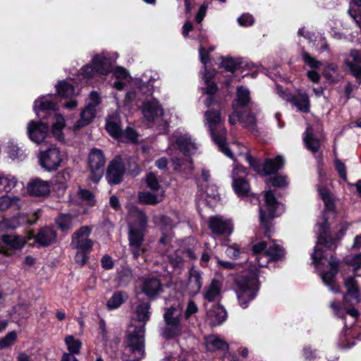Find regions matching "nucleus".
Instances as JSON below:
<instances>
[{"mask_svg": "<svg viewBox=\"0 0 361 361\" xmlns=\"http://www.w3.org/2000/svg\"><path fill=\"white\" fill-rule=\"evenodd\" d=\"M17 339V334L12 331L8 332L4 337L0 338V349H4L11 346Z\"/></svg>", "mask_w": 361, "mask_h": 361, "instance_id": "5fc2aeb1", "label": "nucleus"}, {"mask_svg": "<svg viewBox=\"0 0 361 361\" xmlns=\"http://www.w3.org/2000/svg\"><path fill=\"white\" fill-rule=\"evenodd\" d=\"M350 224L342 222L337 226V232L334 236L329 235V228L326 219H324L322 223H317L316 225L317 233V246L314 247L312 255L314 264L319 270V275L324 283L329 286V289L335 293L339 290L338 286L336 283V276L338 272L340 261L336 257L331 255L329 257L327 254L324 255L325 249L330 250H335L338 242L345 235Z\"/></svg>", "mask_w": 361, "mask_h": 361, "instance_id": "f257e3e1", "label": "nucleus"}, {"mask_svg": "<svg viewBox=\"0 0 361 361\" xmlns=\"http://www.w3.org/2000/svg\"><path fill=\"white\" fill-rule=\"evenodd\" d=\"M114 59L107 52H102L95 55L92 60V64H87L82 67L80 71L79 80L86 82L87 80L98 75H106L112 69Z\"/></svg>", "mask_w": 361, "mask_h": 361, "instance_id": "423d86ee", "label": "nucleus"}, {"mask_svg": "<svg viewBox=\"0 0 361 361\" xmlns=\"http://www.w3.org/2000/svg\"><path fill=\"white\" fill-rule=\"evenodd\" d=\"M57 102V97L55 95L42 96L35 102L34 111L38 117L41 116L40 112L51 114L56 110Z\"/></svg>", "mask_w": 361, "mask_h": 361, "instance_id": "aec40b11", "label": "nucleus"}, {"mask_svg": "<svg viewBox=\"0 0 361 361\" xmlns=\"http://www.w3.org/2000/svg\"><path fill=\"white\" fill-rule=\"evenodd\" d=\"M54 122L52 124L51 133L59 141L64 139L63 129L65 127V119L61 114L54 113Z\"/></svg>", "mask_w": 361, "mask_h": 361, "instance_id": "c9c22d12", "label": "nucleus"}, {"mask_svg": "<svg viewBox=\"0 0 361 361\" xmlns=\"http://www.w3.org/2000/svg\"><path fill=\"white\" fill-rule=\"evenodd\" d=\"M55 231L49 227L42 228L37 234L36 242L42 246H48L56 240Z\"/></svg>", "mask_w": 361, "mask_h": 361, "instance_id": "7c9ffc66", "label": "nucleus"}, {"mask_svg": "<svg viewBox=\"0 0 361 361\" xmlns=\"http://www.w3.org/2000/svg\"><path fill=\"white\" fill-rule=\"evenodd\" d=\"M338 71V66L334 63H328L324 70L325 77L334 82L335 80L336 75Z\"/></svg>", "mask_w": 361, "mask_h": 361, "instance_id": "13d9d810", "label": "nucleus"}, {"mask_svg": "<svg viewBox=\"0 0 361 361\" xmlns=\"http://www.w3.org/2000/svg\"><path fill=\"white\" fill-rule=\"evenodd\" d=\"M126 343L137 359L145 355V325L144 324H132L127 331Z\"/></svg>", "mask_w": 361, "mask_h": 361, "instance_id": "1a4fd4ad", "label": "nucleus"}, {"mask_svg": "<svg viewBox=\"0 0 361 361\" xmlns=\"http://www.w3.org/2000/svg\"><path fill=\"white\" fill-rule=\"evenodd\" d=\"M125 166L120 157L114 159L108 166L106 178L111 185L119 184L125 173Z\"/></svg>", "mask_w": 361, "mask_h": 361, "instance_id": "dca6fc26", "label": "nucleus"}, {"mask_svg": "<svg viewBox=\"0 0 361 361\" xmlns=\"http://www.w3.org/2000/svg\"><path fill=\"white\" fill-rule=\"evenodd\" d=\"M28 192L35 197H45L49 194L50 184L40 178L31 180L27 184Z\"/></svg>", "mask_w": 361, "mask_h": 361, "instance_id": "4be33fe9", "label": "nucleus"}, {"mask_svg": "<svg viewBox=\"0 0 361 361\" xmlns=\"http://www.w3.org/2000/svg\"><path fill=\"white\" fill-rule=\"evenodd\" d=\"M225 252L228 257L233 259L238 258L240 254V251L236 245L228 246Z\"/></svg>", "mask_w": 361, "mask_h": 361, "instance_id": "69168bd1", "label": "nucleus"}, {"mask_svg": "<svg viewBox=\"0 0 361 361\" xmlns=\"http://www.w3.org/2000/svg\"><path fill=\"white\" fill-rule=\"evenodd\" d=\"M56 90L58 94L63 97L69 98L76 94L73 85L66 81L59 82L56 85Z\"/></svg>", "mask_w": 361, "mask_h": 361, "instance_id": "37998d69", "label": "nucleus"}, {"mask_svg": "<svg viewBox=\"0 0 361 361\" xmlns=\"http://www.w3.org/2000/svg\"><path fill=\"white\" fill-rule=\"evenodd\" d=\"M209 228L215 235H231L233 232V224L231 220L221 216H214L209 218Z\"/></svg>", "mask_w": 361, "mask_h": 361, "instance_id": "a211bd4d", "label": "nucleus"}, {"mask_svg": "<svg viewBox=\"0 0 361 361\" xmlns=\"http://www.w3.org/2000/svg\"><path fill=\"white\" fill-rule=\"evenodd\" d=\"M146 183L147 187L154 191L160 192L159 189L161 188L159 182L157 178V176L152 173H149L146 176Z\"/></svg>", "mask_w": 361, "mask_h": 361, "instance_id": "6e6d98bb", "label": "nucleus"}, {"mask_svg": "<svg viewBox=\"0 0 361 361\" xmlns=\"http://www.w3.org/2000/svg\"><path fill=\"white\" fill-rule=\"evenodd\" d=\"M335 167L336 171H338L340 177L343 180L346 179V171H345V164L341 162L339 159H335Z\"/></svg>", "mask_w": 361, "mask_h": 361, "instance_id": "774afa93", "label": "nucleus"}, {"mask_svg": "<svg viewBox=\"0 0 361 361\" xmlns=\"http://www.w3.org/2000/svg\"><path fill=\"white\" fill-rule=\"evenodd\" d=\"M78 195L87 204L92 205L94 204V196L90 191L87 190H80Z\"/></svg>", "mask_w": 361, "mask_h": 361, "instance_id": "e2e57ef3", "label": "nucleus"}, {"mask_svg": "<svg viewBox=\"0 0 361 361\" xmlns=\"http://www.w3.org/2000/svg\"><path fill=\"white\" fill-rule=\"evenodd\" d=\"M64 341L67 345L69 354H78L80 353L82 343L80 340L75 338L73 336H68L65 338Z\"/></svg>", "mask_w": 361, "mask_h": 361, "instance_id": "49530a36", "label": "nucleus"}, {"mask_svg": "<svg viewBox=\"0 0 361 361\" xmlns=\"http://www.w3.org/2000/svg\"><path fill=\"white\" fill-rule=\"evenodd\" d=\"M241 124L242 126L254 132L256 130V118L255 116L250 111H245L241 113Z\"/></svg>", "mask_w": 361, "mask_h": 361, "instance_id": "c03bdc74", "label": "nucleus"}, {"mask_svg": "<svg viewBox=\"0 0 361 361\" xmlns=\"http://www.w3.org/2000/svg\"><path fill=\"white\" fill-rule=\"evenodd\" d=\"M91 232L92 227L82 226L73 234L71 247L77 250L91 251L93 246V241L89 238Z\"/></svg>", "mask_w": 361, "mask_h": 361, "instance_id": "4468645a", "label": "nucleus"}, {"mask_svg": "<svg viewBox=\"0 0 361 361\" xmlns=\"http://www.w3.org/2000/svg\"><path fill=\"white\" fill-rule=\"evenodd\" d=\"M345 63L356 78H361V52L352 50L345 59Z\"/></svg>", "mask_w": 361, "mask_h": 361, "instance_id": "b1692460", "label": "nucleus"}, {"mask_svg": "<svg viewBox=\"0 0 361 361\" xmlns=\"http://www.w3.org/2000/svg\"><path fill=\"white\" fill-rule=\"evenodd\" d=\"M355 305H350V303H346L345 300L343 303L341 305L339 302H332L331 307L334 310L335 314L341 318H343L345 314L352 316L353 318H357L359 315V312L354 307H350V306H354Z\"/></svg>", "mask_w": 361, "mask_h": 361, "instance_id": "cd10ccee", "label": "nucleus"}, {"mask_svg": "<svg viewBox=\"0 0 361 361\" xmlns=\"http://www.w3.org/2000/svg\"><path fill=\"white\" fill-rule=\"evenodd\" d=\"M343 262L353 268L356 271L361 267V253L357 255H348L343 258Z\"/></svg>", "mask_w": 361, "mask_h": 361, "instance_id": "09e8293b", "label": "nucleus"}, {"mask_svg": "<svg viewBox=\"0 0 361 361\" xmlns=\"http://www.w3.org/2000/svg\"><path fill=\"white\" fill-rule=\"evenodd\" d=\"M3 176L6 178V180L3 181L2 191L9 192L17 185L18 180L11 173L3 172Z\"/></svg>", "mask_w": 361, "mask_h": 361, "instance_id": "3c124183", "label": "nucleus"}, {"mask_svg": "<svg viewBox=\"0 0 361 361\" xmlns=\"http://www.w3.org/2000/svg\"><path fill=\"white\" fill-rule=\"evenodd\" d=\"M125 301L124 295L121 292H116L107 302V307L114 310L119 307Z\"/></svg>", "mask_w": 361, "mask_h": 361, "instance_id": "8fccbe9b", "label": "nucleus"}, {"mask_svg": "<svg viewBox=\"0 0 361 361\" xmlns=\"http://www.w3.org/2000/svg\"><path fill=\"white\" fill-rule=\"evenodd\" d=\"M49 126L41 121H30L27 127L30 139L37 144L42 142L47 136Z\"/></svg>", "mask_w": 361, "mask_h": 361, "instance_id": "6ab92c4d", "label": "nucleus"}, {"mask_svg": "<svg viewBox=\"0 0 361 361\" xmlns=\"http://www.w3.org/2000/svg\"><path fill=\"white\" fill-rule=\"evenodd\" d=\"M186 257L192 259L195 257L194 253L191 250H187L183 253V256L179 255V252L177 251L175 252L174 256L169 257V261L173 266L179 267Z\"/></svg>", "mask_w": 361, "mask_h": 361, "instance_id": "603ef678", "label": "nucleus"}, {"mask_svg": "<svg viewBox=\"0 0 361 361\" xmlns=\"http://www.w3.org/2000/svg\"><path fill=\"white\" fill-rule=\"evenodd\" d=\"M276 90L283 99L293 103L299 111L305 113L310 111V99L306 92L300 90L297 95H294L282 90L280 86H277Z\"/></svg>", "mask_w": 361, "mask_h": 361, "instance_id": "2eb2a0df", "label": "nucleus"}, {"mask_svg": "<svg viewBox=\"0 0 361 361\" xmlns=\"http://www.w3.org/2000/svg\"><path fill=\"white\" fill-rule=\"evenodd\" d=\"M221 64L222 67L230 72H233L235 69L241 67L240 63L236 62L231 58L224 59Z\"/></svg>", "mask_w": 361, "mask_h": 361, "instance_id": "4d7b16f0", "label": "nucleus"}, {"mask_svg": "<svg viewBox=\"0 0 361 361\" xmlns=\"http://www.w3.org/2000/svg\"><path fill=\"white\" fill-rule=\"evenodd\" d=\"M212 74L209 72H207L205 68V73L204 74L203 78L205 80V83L207 84V87L205 89V93L208 95L207 99L205 100V104L207 106H211L214 102L213 95L216 93L217 90L216 85L212 82L209 81V78L212 77Z\"/></svg>", "mask_w": 361, "mask_h": 361, "instance_id": "4c0bfd02", "label": "nucleus"}, {"mask_svg": "<svg viewBox=\"0 0 361 361\" xmlns=\"http://www.w3.org/2000/svg\"><path fill=\"white\" fill-rule=\"evenodd\" d=\"M202 276L201 274L195 269L190 271V275L185 286V290L188 294L195 295L199 293L202 288Z\"/></svg>", "mask_w": 361, "mask_h": 361, "instance_id": "393cba45", "label": "nucleus"}, {"mask_svg": "<svg viewBox=\"0 0 361 361\" xmlns=\"http://www.w3.org/2000/svg\"><path fill=\"white\" fill-rule=\"evenodd\" d=\"M63 161V155L59 148L50 147L42 151L39 155V162L45 171L56 170Z\"/></svg>", "mask_w": 361, "mask_h": 361, "instance_id": "9b49d317", "label": "nucleus"}, {"mask_svg": "<svg viewBox=\"0 0 361 361\" xmlns=\"http://www.w3.org/2000/svg\"><path fill=\"white\" fill-rule=\"evenodd\" d=\"M164 191L161 190L160 192L157 194H152L149 192L146 191L141 192L138 194L137 198L140 203L154 205L161 202L164 200Z\"/></svg>", "mask_w": 361, "mask_h": 361, "instance_id": "473e14b6", "label": "nucleus"}, {"mask_svg": "<svg viewBox=\"0 0 361 361\" xmlns=\"http://www.w3.org/2000/svg\"><path fill=\"white\" fill-rule=\"evenodd\" d=\"M106 129L111 137L117 140L122 139L123 130H121V121L117 114H114L107 118Z\"/></svg>", "mask_w": 361, "mask_h": 361, "instance_id": "a878e982", "label": "nucleus"}, {"mask_svg": "<svg viewBox=\"0 0 361 361\" xmlns=\"http://www.w3.org/2000/svg\"><path fill=\"white\" fill-rule=\"evenodd\" d=\"M129 245L133 257L137 258L145 251L143 245V238L147 226V216L140 211L136 210L129 215Z\"/></svg>", "mask_w": 361, "mask_h": 361, "instance_id": "f03ea898", "label": "nucleus"}, {"mask_svg": "<svg viewBox=\"0 0 361 361\" xmlns=\"http://www.w3.org/2000/svg\"><path fill=\"white\" fill-rule=\"evenodd\" d=\"M238 23L241 26L248 27L254 23V18L249 13H245L238 18Z\"/></svg>", "mask_w": 361, "mask_h": 361, "instance_id": "680f3d73", "label": "nucleus"}, {"mask_svg": "<svg viewBox=\"0 0 361 361\" xmlns=\"http://www.w3.org/2000/svg\"><path fill=\"white\" fill-rule=\"evenodd\" d=\"M235 284L238 303L242 308H247L249 302L256 296L258 290L257 279L254 276L246 278L240 276L235 279Z\"/></svg>", "mask_w": 361, "mask_h": 361, "instance_id": "6e6552de", "label": "nucleus"}, {"mask_svg": "<svg viewBox=\"0 0 361 361\" xmlns=\"http://www.w3.org/2000/svg\"><path fill=\"white\" fill-rule=\"evenodd\" d=\"M344 285L347 290V293L344 295L345 302H349L350 305L357 304L361 300V293L355 278L352 276L346 278Z\"/></svg>", "mask_w": 361, "mask_h": 361, "instance_id": "412c9836", "label": "nucleus"}, {"mask_svg": "<svg viewBox=\"0 0 361 361\" xmlns=\"http://www.w3.org/2000/svg\"><path fill=\"white\" fill-rule=\"evenodd\" d=\"M222 281L214 279L209 286L206 288L204 298L208 302L218 301L221 298Z\"/></svg>", "mask_w": 361, "mask_h": 361, "instance_id": "bb28decb", "label": "nucleus"}, {"mask_svg": "<svg viewBox=\"0 0 361 361\" xmlns=\"http://www.w3.org/2000/svg\"><path fill=\"white\" fill-rule=\"evenodd\" d=\"M181 310L178 307H171L166 310L164 314L165 327L162 335L166 338H171L180 334L183 329L180 319Z\"/></svg>", "mask_w": 361, "mask_h": 361, "instance_id": "9d476101", "label": "nucleus"}, {"mask_svg": "<svg viewBox=\"0 0 361 361\" xmlns=\"http://www.w3.org/2000/svg\"><path fill=\"white\" fill-rule=\"evenodd\" d=\"M70 171L68 169L63 170L59 172L54 178V184L58 189H65L67 187V183L70 180Z\"/></svg>", "mask_w": 361, "mask_h": 361, "instance_id": "a18cd8bd", "label": "nucleus"}, {"mask_svg": "<svg viewBox=\"0 0 361 361\" xmlns=\"http://www.w3.org/2000/svg\"><path fill=\"white\" fill-rule=\"evenodd\" d=\"M21 207V200L17 196L4 195L0 197V211L4 212L10 208L19 209Z\"/></svg>", "mask_w": 361, "mask_h": 361, "instance_id": "72a5a7b5", "label": "nucleus"}, {"mask_svg": "<svg viewBox=\"0 0 361 361\" xmlns=\"http://www.w3.org/2000/svg\"><path fill=\"white\" fill-rule=\"evenodd\" d=\"M250 101V91L245 87H239L237 90V99L233 106L237 108L246 106Z\"/></svg>", "mask_w": 361, "mask_h": 361, "instance_id": "a19ab883", "label": "nucleus"}, {"mask_svg": "<svg viewBox=\"0 0 361 361\" xmlns=\"http://www.w3.org/2000/svg\"><path fill=\"white\" fill-rule=\"evenodd\" d=\"M301 56L305 64L312 69H317L322 66L320 61H318L315 57L311 56L305 50L302 51Z\"/></svg>", "mask_w": 361, "mask_h": 361, "instance_id": "864d4df0", "label": "nucleus"}, {"mask_svg": "<svg viewBox=\"0 0 361 361\" xmlns=\"http://www.w3.org/2000/svg\"><path fill=\"white\" fill-rule=\"evenodd\" d=\"M205 344L207 349L209 351L222 350L226 351L228 349V344L217 336L210 335L206 337Z\"/></svg>", "mask_w": 361, "mask_h": 361, "instance_id": "2f4dec72", "label": "nucleus"}, {"mask_svg": "<svg viewBox=\"0 0 361 361\" xmlns=\"http://www.w3.org/2000/svg\"><path fill=\"white\" fill-rule=\"evenodd\" d=\"M303 140L306 147L312 153H317L320 147V141L316 138L312 133V129L308 128L304 134Z\"/></svg>", "mask_w": 361, "mask_h": 361, "instance_id": "58836bf2", "label": "nucleus"}, {"mask_svg": "<svg viewBox=\"0 0 361 361\" xmlns=\"http://www.w3.org/2000/svg\"><path fill=\"white\" fill-rule=\"evenodd\" d=\"M235 147L238 148L236 153L238 156H244L245 159L247 161L250 166L258 173L263 176H268L276 172L282 168L284 164V159L281 156H277L274 159H267L264 163L261 164L255 158L252 157L247 147L240 145L235 144Z\"/></svg>", "mask_w": 361, "mask_h": 361, "instance_id": "20e7f679", "label": "nucleus"}, {"mask_svg": "<svg viewBox=\"0 0 361 361\" xmlns=\"http://www.w3.org/2000/svg\"><path fill=\"white\" fill-rule=\"evenodd\" d=\"M96 109L92 104H87L80 114V119L73 126L75 130L88 125L94 118Z\"/></svg>", "mask_w": 361, "mask_h": 361, "instance_id": "c85d7f7f", "label": "nucleus"}, {"mask_svg": "<svg viewBox=\"0 0 361 361\" xmlns=\"http://www.w3.org/2000/svg\"><path fill=\"white\" fill-rule=\"evenodd\" d=\"M265 204L259 208L260 225L264 229L265 235L270 237L271 233V220L283 211V206L276 201L271 190L264 195Z\"/></svg>", "mask_w": 361, "mask_h": 361, "instance_id": "39448f33", "label": "nucleus"}, {"mask_svg": "<svg viewBox=\"0 0 361 361\" xmlns=\"http://www.w3.org/2000/svg\"><path fill=\"white\" fill-rule=\"evenodd\" d=\"M269 183L275 187H285L288 184L286 177L283 176H274L269 180Z\"/></svg>", "mask_w": 361, "mask_h": 361, "instance_id": "052dcab7", "label": "nucleus"}, {"mask_svg": "<svg viewBox=\"0 0 361 361\" xmlns=\"http://www.w3.org/2000/svg\"><path fill=\"white\" fill-rule=\"evenodd\" d=\"M252 251L255 255V261L260 267L267 265L270 261H279L284 257L283 249L276 243L267 244L265 241H261L252 246Z\"/></svg>", "mask_w": 361, "mask_h": 361, "instance_id": "0eeeda50", "label": "nucleus"}, {"mask_svg": "<svg viewBox=\"0 0 361 361\" xmlns=\"http://www.w3.org/2000/svg\"><path fill=\"white\" fill-rule=\"evenodd\" d=\"M208 316L211 318L214 324H221L226 319L227 314L224 307L220 305L214 307L207 312Z\"/></svg>", "mask_w": 361, "mask_h": 361, "instance_id": "e433bc0d", "label": "nucleus"}, {"mask_svg": "<svg viewBox=\"0 0 361 361\" xmlns=\"http://www.w3.org/2000/svg\"><path fill=\"white\" fill-rule=\"evenodd\" d=\"M59 228L63 232L71 230L75 226L74 219L69 214H61L56 219Z\"/></svg>", "mask_w": 361, "mask_h": 361, "instance_id": "79ce46f5", "label": "nucleus"}, {"mask_svg": "<svg viewBox=\"0 0 361 361\" xmlns=\"http://www.w3.org/2000/svg\"><path fill=\"white\" fill-rule=\"evenodd\" d=\"M204 119L210 135L220 151L228 157L233 159V154L226 143V129L221 124L220 111L209 110L204 114Z\"/></svg>", "mask_w": 361, "mask_h": 361, "instance_id": "7ed1b4c3", "label": "nucleus"}, {"mask_svg": "<svg viewBox=\"0 0 361 361\" xmlns=\"http://www.w3.org/2000/svg\"><path fill=\"white\" fill-rule=\"evenodd\" d=\"M319 194L324 202L326 209L331 211L334 209V204L331 195L324 187H318Z\"/></svg>", "mask_w": 361, "mask_h": 361, "instance_id": "de8ad7c7", "label": "nucleus"}, {"mask_svg": "<svg viewBox=\"0 0 361 361\" xmlns=\"http://www.w3.org/2000/svg\"><path fill=\"white\" fill-rule=\"evenodd\" d=\"M144 117L149 121H153L163 114V109L156 99L144 102L142 106Z\"/></svg>", "mask_w": 361, "mask_h": 361, "instance_id": "5701e85b", "label": "nucleus"}, {"mask_svg": "<svg viewBox=\"0 0 361 361\" xmlns=\"http://www.w3.org/2000/svg\"><path fill=\"white\" fill-rule=\"evenodd\" d=\"M8 153L12 159H23L25 157L23 150L16 145L10 146Z\"/></svg>", "mask_w": 361, "mask_h": 361, "instance_id": "bf43d9fd", "label": "nucleus"}, {"mask_svg": "<svg viewBox=\"0 0 361 361\" xmlns=\"http://www.w3.org/2000/svg\"><path fill=\"white\" fill-rule=\"evenodd\" d=\"M149 304L143 302L136 307L135 314L138 324H145L149 318Z\"/></svg>", "mask_w": 361, "mask_h": 361, "instance_id": "ea45409f", "label": "nucleus"}, {"mask_svg": "<svg viewBox=\"0 0 361 361\" xmlns=\"http://www.w3.org/2000/svg\"><path fill=\"white\" fill-rule=\"evenodd\" d=\"M214 47H211L209 48V50H206L202 45L199 48V52H200V61L204 64L206 65L209 61V53L210 51H214Z\"/></svg>", "mask_w": 361, "mask_h": 361, "instance_id": "338daca9", "label": "nucleus"}, {"mask_svg": "<svg viewBox=\"0 0 361 361\" xmlns=\"http://www.w3.org/2000/svg\"><path fill=\"white\" fill-rule=\"evenodd\" d=\"M124 138L132 142H136L137 138V133L135 130L128 127L126 129L125 131H123V137L121 140H123Z\"/></svg>", "mask_w": 361, "mask_h": 361, "instance_id": "0e129e2a", "label": "nucleus"}, {"mask_svg": "<svg viewBox=\"0 0 361 361\" xmlns=\"http://www.w3.org/2000/svg\"><path fill=\"white\" fill-rule=\"evenodd\" d=\"M178 147L184 154L193 153L197 149L196 145L191 141L190 137L180 131L175 132L169 139V149Z\"/></svg>", "mask_w": 361, "mask_h": 361, "instance_id": "ddd939ff", "label": "nucleus"}, {"mask_svg": "<svg viewBox=\"0 0 361 361\" xmlns=\"http://www.w3.org/2000/svg\"><path fill=\"white\" fill-rule=\"evenodd\" d=\"M142 289L143 293L149 298L156 296L162 290L159 280L154 277L146 279Z\"/></svg>", "mask_w": 361, "mask_h": 361, "instance_id": "c756f323", "label": "nucleus"}, {"mask_svg": "<svg viewBox=\"0 0 361 361\" xmlns=\"http://www.w3.org/2000/svg\"><path fill=\"white\" fill-rule=\"evenodd\" d=\"M240 173L245 174V169L242 166L235 165L232 172L233 188L238 196H246L250 192V185Z\"/></svg>", "mask_w": 361, "mask_h": 361, "instance_id": "f3484780", "label": "nucleus"}, {"mask_svg": "<svg viewBox=\"0 0 361 361\" xmlns=\"http://www.w3.org/2000/svg\"><path fill=\"white\" fill-rule=\"evenodd\" d=\"M105 157L103 152L98 148L91 149L88 157V165L91 171L90 178L98 182L104 173Z\"/></svg>", "mask_w": 361, "mask_h": 361, "instance_id": "f8f14e48", "label": "nucleus"}, {"mask_svg": "<svg viewBox=\"0 0 361 361\" xmlns=\"http://www.w3.org/2000/svg\"><path fill=\"white\" fill-rule=\"evenodd\" d=\"M4 245L13 250L21 249L26 243V240L19 235H6L1 239Z\"/></svg>", "mask_w": 361, "mask_h": 361, "instance_id": "f704fd0d", "label": "nucleus"}]
</instances>
